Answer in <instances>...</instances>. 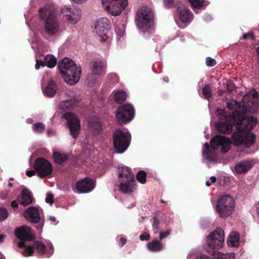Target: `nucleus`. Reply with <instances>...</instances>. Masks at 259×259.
Wrapping results in <instances>:
<instances>
[{"mask_svg":"<svg viewBox=\"0 0 259 259\" xmlns=\"http://www.w3.org/2000/svg\"><path fill=\"white\" fill-rule=\"evenodd\" d=\"M217 115L219 116V122L217 124L218 131L223 133L232 132L233 126H236V131L232 135L233 142L235 145H243L249 148L255 141L254 134L250 132L251 128L257 123V120L252 116L245 118L243 115L237 112L231 115H228L222 109H218Z\"/></svg>","mask_w":259,"mask_h":259,"instance_id":"nucleus-1","label":"nucleus"},{"mask_svg":"<svg viewBox=\"0 0 259 259\" xmlns=\"http://www.w3.org/2000/svg\"><path fill=\"white\" fill-rule=\"evenodd\" d=\"M58 67L62 78L67 84L72 85L78 81L81 68L72 60L65 57L59 62Z\"/></svg>","mask_w":259,"mask_h":259,"instance_id":"nucleus-2","label":"nucleus"},{"mask_svg":"<svg viewBox=\"0 0 259 259\" xmlns=\"http://www.w3.org/2000/svg\"><path fill=\"white\" fill-rule=\"evenodd\" d=\"M230 142L229 139L222 136L214 137L210 141V147L206 142L202 149L203 157L209 161H213L217 159L216 150L221 148L222 152L226 153L229 149Z\"/></svg>","mask_w":259,"mask_h":259,"instance_id":"nucleus-3","label":"nucleus"},{"mask_svg":"<svg viewBox=\"0 0 259 259\" xmlns=\"http://www.w3.org/2000/svg\"><path fill=\"white\" fill-rule=\"evenodd\" d=\"M39 16L42 20H45L44 30L49 35L54 36L59 34L60 26L56 18L54 8L46 6L39 10Z\"/></svg>","mask_w":259,"mask_h":259,"instance_id":"nucleus-4","label":"nucleus"},{"mask_svg":"<svg viewBox=\"0 0 259 259\" xmlns=\"http://www.w3.org/2000/svg\"><path fill=\"white\" fill-rule=\"evenodd\" d=\"M154 14L149 7L143 6L137 10L136 23L141 31L151 33L154 30Z\"/></svg>","mask_w":259,"mask_h":259,"instance_id":"nucleus-5","label":"nucleus"},{"mask_svg":"<svg viewBox=\"0 0 259 259\" xmlns=\"http://www.w3.org/2000/svg\"><path fill=\"white\" fill-rule=\"evenodd\" d=\"M120 181L119 190L124 193H130L136 188L134 175L131 168L122 167L118 169Z\"/></svg>","mask_w":259,"mask_h":259,"instance_id":"nucleus-6","label":"nucleus"},{"mask_svg":"<svg viewBox=\"0 0 259 259\" xmlns=\"http://www.w3.org/2000/svg\"><path fill=\"white\" fill-rule=\"evenodd\" d=\"M235 202L229 195L220 196L217 202L216 212L221 218H226L232 214L235 209Z\"/></svg>","mask_w":259,"mask_h":259,"instance_id":"nucleus-7","label":"nucleus"},{"mask_svg":"<svg viewBox=\"0 0 259 259\" xmlns=\"http://www.w3.org/2000/svg\"><path fill=\"white\" fill-rule=\"evenodd\" d=\"M131 140V134L127 130L115 131L113 135V141L116 152L120 154L124 152L130 146Z\"/></svg>","mask_w":259,"mask_h":259,"instance_id":"nucleus-8","label":"nucleus"},{"mask_svg":"<svg viewBox=\"0 0 259 259\" xmlns=\"http://www.w3.org/2000/svg\"><path fill=\"white\" fill-rule=\"evenodd\" d=\"M225 240L224 232L221 228H218L210 233L206 239L207 251L218 250L223 246Z\"/></svg>","mask_w":259,"mask_h":259,"instance_id":"nucleus-9","label":"nucleus"},{"mask_svg":"<svg viewBox=\"0 0 259 259\" xmlns=\"http://www.w3.org/2000/svg\"><path fill=\"white\" fill-rule=\"evenodd\" d=\"M106 63L105 62L99 59H95L92 62L91 72L87 77L88 83L92 85L97 82V78L95 76H101L106 73Z\"/></svg>","mask_w":259,"mask_h":259,"instance_id":"nucleus-10","label":"nucleus"},{"mask_svg":"<svg viewBox=\"0 0 259 259\" xmlns=\"http://www.w3.org/2000/svg\"><path fill=\"white\" fill-rule=\"evenodd\" d=\"M109 20L106 18H100L94 23V33L99 37L101 41H104L109 38Z\"/></svg>","mask_w":259,"mask_h":259,"instance_id":"nucleus-11","label":"nucleus"},{"mask_svg":"<svg viewBox=\"0 0 259 259\" xmlns=\"http://www.w3.org/2000/svg\"><path fill=\"white\" fill-rule=\"evenodd\" d=\"M115 116L119 124H124L128 123L134 117L133 107L130 104L121 106L117 110Z\"/></svg>","mask_w":259,"mask_h":259,"instance_id":"nucleus-12","label":"nucleus"},{"mask_svg":"<svg viewBox=\"0 0 259 259\" xmlns=\"http://www.w3.org/2000/svg\"><path fill=\"white\" fill-rule=\"evenodd\" d=\"M106 11L113 16L119 15L127 5V0H102Z\"/></svg>","mask_w":259,"mask_h":259,"instance_id":"nucleus-13","label":"nucleus"},{"mask_svg":"<svg viewBox=\"0 0 259 259\" xmlns=\"http://www.w3.org/2000/svg\"><path fill=\"white\" fill-rule=\"evenodd\" d=\"M42 212V209L40 207L32 206L24 211L23 216L31 223H39L36 227L38 229L41 230L44 225V221H41Z\"/></svg>","mask_w":259,"mask_h":259,"instance_id":"nucleus-14","label":"nucleus"},{"mask_svg":"<svg viewBox=\"0 0 259 259\" xmlns=\"http://www.w3.org/2000/svg\"><path fill=\"white\" fill-rule=\"evenodd\" d=\"M34 169L38 175L42 177L50 175L53 170L51 163L43 158H38L35 160Z\"/></svg>","mask_w":259,"mask_h":259,"instance_id":"nucleus-15","label":"nucleus"},{"mask_svg":"<svg viewBox=\"0 0 259 259\" xmlns=\"http://www.w3.org/2000/svg\"><path fill=\"white\" fill-rule=\"evenodd\" d=\"M63 118L67 120L70 134L73 138H76L80 130V124L78 119L75 114L69 112L64 114Z\"/></svg>","mask_w":259,"mask_h":259,"instance_id":"nucleus-16","label":"nucleus"},{"mask_svg":"<svg viewBox=\"0 0 259 259\" xmlns=\"http://www.w3.org/2000/svg\"><path fill=\"white\" fill-rule=\"evenodd\" d=\"M61 12L71 24H76L81 19V12L78 9L65 6L62 8Z\"/></svg>","mask_w":259,"mask_h":259,"instance_id":"nucleus-17","label":"nucleus"},{"mask_svg":"<svg viewBox=\"0 0 259 259\" xmlns=\"http://www.w3.org/2000/svg\"><path fill=\"white\" fill-rule=\"evenodd\" d=\"M95 182L89 178H85L78 181L75 185L76 192L78 193H87L94 190Z\"/></svg>","mask_w":259,"mask_h":259,"instance_id":"nucleus-18","label":"nucleus"},{"mask_svg":"<svg viewBox=\"0 0 259 259\" xmlns=\"http://www.w3.org/2000/svg\"><path fill=\"white\" fill-rule=\"evenodd\" d=\"M16 237L21 240V241H29L33 238L34 235L31 229L26 226L17 228L15 231Z\"/></svg>","mask_w":259,"mask_h":259,"instance_id":"nucleus-19","label":"nucleus"},{"mask_svg":"<svg viewBox=\"0 0 259 259\" xmlns=\"http://www.w3.org/2000/svg\"><path fill=\"white\" fill-rule=\"evenodd\" d=\"M254 164L253 159H247L237 163L234 167V171L238 174H245L250 170Z\"/></svg>","mask_w":259,"mask_h":259,"instance_id":"nucleus-20","label":"nucleus"},{"mask_svg":"<svg viewBox=\"0 0 259 259\" xmlns=\"http://www.w3.org/2000/svg\"><path fill=\"white\" fill-rule=\"evenodd\" d=\"M177 12L180 21L186 25L189 24L193 19L194 15L193 13L188 9H182L178 7Z\"/></svg>","mask_w":259,"mask_h":259,"instance_id":"nucleus-21","label":"nucleus"},{"mask_svg":"<svg viewBox=\"0 0 259 259\" xmlns=\"http://www.w3.org/2000/svg\"><path fill=\"white\" fill-rule=\"evenodd\" d=\"M45 76L43 77L41 80V85L44 94L49 97H52L55 95L57 91V85L53 80L50 78L48 80V84L46 87H44V80Z\"/></svg>","mask_w":259,"mask_h":259,"instance_id":"nucleus-22","label":"nucleus"},{"mask_svg":"<svg viewBox=\"0 0 259 259\" xmlns=\"http://www.w3.org/2000/svg\"><path fill=\"white\" fill-rule=\"evenodd\" d=\"M32 199L33 198L31 193L26 189L22 190L21 195L17 198V201L23 206L30 204L32 203Z\"/></svg>","mask_w":259,"mask_h":259,"instance_id":"nucleus-23","label":"nucleus"},{"mask_svg":"<svg viewBox=\"0 0 259 259\" xmlns=\"http://www.w3.org/2000/svg\"><path fill=\"white\" fill-rule=\"evenodd\" d=\"M125 21L123 20L116 22L115 31L117 35V39H120L125 35Z\"/></svg>","mask_w":259,"mask_h":259,"instance_id":"nucleus-24","label":"nucleus"},{"mask_svg":"<svg viewBox=\"0 0 259 259\" xmlns=\"http://www.w3.org/2000/svg\"><path fill=\"white\" fill-rule=\"evenodd\" d=\"M243 99H248L254 106H257L258 103V94L255 90H251L248 94L243 96Z\"/></svg>","mask_w":259,"mask_h":259,"instance_id":"nucleus-25","label":"nucleus"},{"mask_svg":"<svg viewBox=\"0 0 259 259\" xmlns=\"http://www.w3.org/2000/svg\"><path fill=\"white\" fill-rule=\"evenodd\" d=\"M227 243L229 246H237L239 244V235L238 233L236 232L230 233L228 237Z\"/></svg>","mask_w":259,"mask_h":259,"instance_id":"nucleus-26","label":"nucleus"},{"mask_svg":"<svg viewBox=\"0 0 259 259\" xmlns=\"http://www.w3.org/2000/svg\"><path fill=\"white\" fill-rule=\"evenodd\" d=\"M147 247L150 251L157 252L163 249V245L161 242L157 240H154L147 244Z\"/></svg>","mask_w":259,"mask_h":259,"instance_id":"nucleus-27","label":"nucleus"},{"mask_svg":"<svg viewBox=\"0 0 259 259\" xmlns=\"http://www.w3.org/2000/svg\"><path fill=\"white\" fill-rule=\"evenodd\" d=\"M114 99L115 102L120 104L122 103L126 98V93L120 90H117L113 92Z\"/></svg>","mask_w":259,"mask_h":259,"instance_id":"nucleus-28","label":"nucleus"},{"mask_svg":"<svg viewBox=\"0 0 259 259\" xmlns=\"http://www.w3.org/2000/svg\"><path fill=\"white\" fill-rule=\"evenodd\" d=\"M213 259H234L235 254L233 252L228 254H223L218 251L212 252Z\"/></svg>","mask_w":259,"mask_h":259,"instance_id":"nucleus-29","label":"nucleus"},{"mask_svg":"<svg viewBox=\"0 0 259 259\" xmlns=\"http://www.w3.org/2000/svg\"><path fill=\"white\" fill-rule=\"evenodd\" d=\"M53 157L55 162L61 164L64 162L67 159L68 156L64 153L54 151Z\"/></svg>","mask_w":259,"mask_h":259,"instance_id":"nucleus-30","label":"nucleus"},{"mask_svg":"<svg viewBox=\"0 0 259 259\" xmlns=\"http://www.w3.org/2000/svg\"><path fill=\"white\" fill-rule=\"evenodd\" d=\"M44 62H45V66L52 68L56 66L57 60L54 56L49 54L45 56Z\"/></svg>","mask_w":259,"mask_h":259,"instance_id":"nucleus-31","label":"nucleus"},{"mask_svg":"<svg viewBox=\"0 0 259 259\" xmlns=\"http://www.w3.org/2000/svg\"><path fill=\"white\" fill-rule=\"evenodd\" d=\"M188 1L193 9H200L203 6L208 5V3L206 2L204 0H188Z\"/></svg>","mask_w":259,"mask_h":259,"instance_id":"nucleus-32","label":"nucleus"},{"mask_svg":"<svg viewBox=\"0 0 259 259\" xmlns=\"http://www.w3.org/2000/svg\"><path fill=\"white\" fill-rule=\"evenodd\" d=\"M18 246L19 247H24L25 253L24 255L25 256H31L33 254L34 249L30 245H24V243L23 241H20L18 243Z\"/></svg>","mask_w":259,"mask_h":259,"instance_id":"nucleus-33","label":"nucleus"},{"mask_svg":"<svg viewBox=\"0 0 259 259\" xmlns=\"http://www.w3.org/2000/svg\"><path fill=\"white\" fill-rule=\"evenodd\" d=\"M34 246L39 253L41 254L46 253V246L43 243L39 241H36L34 242Z\"/></svg>","mask_w":259,"mask_h":259,"instance_id":"nucleus-34","label":"nucleus"},{"mask_svg":"<svg viewBox=\"0 0 259 259\" xmlns=\"http://www.w3.org/2000/svg\"><path fill=\"white\" fill-rule=\"evenodd\" d=\"M32 130L35 133H41L45 129V125L41 122L35 123L33 125Z\"/></svg>","mask_w":259,"mask_h":259,"instance_id":"nucleus-35","label":"nucleus"},{"mask_svg":"<svg viewBox=\"0 0 259 259\" xmlns=\"http://www.w3.org/2000/svg\"><path fill=\"white\" fill-rule=\"evenodd\" d=\"M147 174L143 170H140L137 174V179L141 184H145L146 182Z\"/></svg>","mask_w":259,"mask_h":259,"instance_id":"nucleus-36","label":"nucleus"},{"mask_svg":"<svg viewBox=\"0 0 259 259\" xmlns=\"http://www.w3.org/2000/svg\"><path fill=\"white\" fill-rule=\"evenodd\" d=\"M73 105L71 103L70 101L65 100L61 102L59 105V108L63 110H65L70 108Z\"/></svg>","mask_w":259,"mask_h":259,"instance_id":"nucleus-37","label":"nucleus"},{"mask_svg":"<svg viewBox=\"0 0 259 259\" xmlns=\"http://www.w3.org/2000/svg\"><path fill=\"white\" fill-rule=\"evenodd\" d=\"M89 126L96 133H98L101 131V125L98 122H90L89 123Z\"/></svg>","mask_w":259,"mask_h":259,"instance_id":"nucleus-38","label":"nucleus"},{"mask_svg":"<svg viewBox=\"0 0 259 259\" xmlns=\"http://www.w3.org/2000/svg\"><path fill=\"white\" fill-rule=\"evenodd\" d=\"M202 94L203 96L206 99H208L211 97V93L210 89V87L208 85H206L202 89Z\"/></svg>","mask_w":259,"mask_h":259,"instance_id":"nucleus-39","label":"nucleus"},{"mask_svg":"<svg viewBox=\"0 0 259 259\" xmlns=\"http://www.w3.org/2000/svg\"><path fill=\"white\" fill-rule=\"evenodd\" d=\"M227 107L228 109L233 110L239 107V105L235 100H230L227 103Z\"/></svg>","mask_w":259,"mask_h":259,"instance_id":"nucleus-40","label":"nucleus"},{"mask_svg":"<svg viewBox=\"0 0 259 259\" xmlns=\"http://www.w3.org/2000/svg\"><path fill=\"white\" fill-rule=\"evenodd\" d=\"M159 224H160V221L156 218L154 217L153 218V222L152 223V227H153V230L154 233H155V234L158 233L159 231Z\"/></svg>","mask_w":259,"mask_h":259,"instance_id":"nucleus-41","label":"nucleus"},{"mask_svg":"<svg viewBox=\"0 0 259 259\" xmlns=\"http://www.w3.org/2000/svg\"><path fill=\"white\" fill-rule=\"evenodd\" d=\"M48 248L46 251V254L48 257L52 256L54 253V246L51 242H47Z\"/></svg>","mask_w":259,"mask_h":259,"instance_id":"nucleus-42","label":"nucleus"},{"mask_svg":"<svg viewBox=\"0 0 259 259\" xmlns=\"http://www.w3.org/2000/svg\"><path fill=\"white\" fill-rule=\"evenodd\" d=\"M8 217V212L5 208H0V222L5 220Z\"/></svg>","mask_w":259,"mask_h":259,"instance_id":"nucleus-43","label":"nucleus"},{"mask_svg":"<svg viewBox=\"0 0 259 259\" xmlns=\"http://www.w3.org/2000/svg\"><path fill=\"white\" fill-rule=\"evenodd\" d=\"M170 232H171L170 229H168L163 232L159 231L158 233H159V239L160 240H162V239L167 237L169 235V234H170Z\"/></svg>","mask_w":259,"mask_h":259,"instance_id":"nucleus-44","label":"nucleus"},{"mask_svg":"<svg viewBox=\"0 0 259 259\" xmlns=\"http://www.w3.org/2000/svg\"><path fill=\"white\" fill-rule=\"evenodd\" d=\"M53 198L54 196L52 194L48 193L45 199L46 202L52 205L54 202Z\"/></svg>","mask_w":259,"mask_h":259,"instance_id":"nucleus-45","label":"nucleus"},{"mask_svg":"<svg viewBox=\"0 0 259 259\" xmlns=\"http://www.w3.org/2000/svg\"><path fill=\"white\" fill-rule=\"evenodd\" d=\"M206 64L207 66L212 67L216 64V61L210 57H207L206 58Z\"/></svg>","mask_w":259,"mask_h":259,"instance_id":"nucleus-46","label":"nucleus"},{"mask_svg":"<svg viewBox=\"0 0 259 259\" xmlns=\"http://www.w3.org/2000/svg\"><path fill=\"white\" fill-rule=\"evenodd\" d=\"M247 38H250L251 40H253L254 39V37L251 32H249L246 34H244L242 36L243 39H247Z\"/></svg>","mask_w":259,"mask_h":259,"instance_id":"nucleus-47","label":"nucleus"},{"mask_svg":"<svg viewBox=\"0 0 259 259\" xmlns=\"http://www.w3.org/2000/svg\"><path fill=\"white\" fill-rule=\"evenodd\" d=\"M44 67L45 66V62L42 61H38L37 60H36V64L35 65V68L36 70H38L40 66Z\"/></svg>","mask_w":259,"mask_h":259,"instance_id":"nucleus-48","label":"nucleus"},{"mask_svg":"<svg viewBox=\"0 0 259 259\" xmlns=\"http://www.w3.org/2000/svg\"><path fill=\"white\" fill-rule=\"evenodd\" d=\"M150 236L149 234L144 233V234L140 235L139 238L141 241H143V240H149L150 238Z\"/></svg>","mask_w":259,"mask_h":259,"instance_id":"nucleus-49","label":"nucleus"},{"mask_svg":"<svg viewBox=\"0 0 259 259\" xmlns=\"http://www.w3.org/2000/svg\"><path fill=\"white\" fill-rule=\"evenodd\" d=\"M174 2V0H163L164 5L166 7H170Z\"/></svg>","mask_w":259,"mask_h":259,"instance_id":"nucleus-50","label":"nucleus"},{"mask_svg":"<svg viewBox=\"0 0 259 259\" xmlns=\"http://www.w3.org/2000/svg\"><path fill=\"white\" fill-rule=\"evenodd\" d=\"M49 220L53 225H56L58 223L56 218L54 216H50L49 217Z\"/></svg>","mask_w":259,"mask_h":259,"instance_id":"nucleus-51","label":"nucleus"},{"mask_svg":"<svg viewBox=\"0 0 259 259\" xmlns=\"http://www.w3.org/2000/svg\"><path fill=\"white\" fill-rule=\"evenodd\" d=\"M35 172L36 171H35L34 170H28L26 172V175L28 177H30L34 176L35 174Z\"/></svg>","mask_w":259,"mask_h":259,"instance_id":"nucleus-52","label":"nucleus"},{"mask_svg":"<svg viewBox=\"0 0 259 259\" xmlns=\"http://www.w3.org/2000/svg\"><path fill=\"white\" fill-rule=\"evenodd\" d=\"M126 240L125 238H124L123 237H121L120 239L119 244L120 246H123L124 244H125V243H126Z\"/></svg>","mask_w":259,"mask_h":259,"instance_id":"nucleus-53","label":"nucleus"},{"mask_svg":"<svg viewBox=\"0 0 259 259\" xmlns=\"http://www.w3.org/2000/svg\"><path fill=\"white\" fill-rule=\"evenodd\" d=\"M75 4H82L86 2L88 0H71Z\"/></svg>","mask_w":259,"mask_h":259,"instance_id":"nucleus-54","label":"nucleus"},{"mask_svg":"<svg viewBox=\"0 0 259 259\" xmlns=\"http://www.w3.org/2000/svg\"><path fill=\"white\" fill-rule=\"evenodd\" d=\"M197 259H210V258L206 255L201 254L199 256H197Z\"/></svg>","mask_w":259,"mask_h":259,"instance_id":"nucleus-55","label":"nucleus"},{"mask_svg":"<svg viewBox=\"0 0 259 259\" xmlns=\"http://www.w3.org/2000/svg\"><path fill=\"white\" fill-rule=\"evenodd\" d=\"M11 206L12 207L16 208L18 207V204L16 201H13L11 203Z\"/></svg>","mask_w":259,"mask_h":259,"instance_id":"nucleus-56","label":"nucleus"},{"mask_svg":"<svg viewBox=\"0 0 259 259\" xmlns=\"http://www.w3.org/2000/svg\"><path fill=\"white\" fill-rule=\"evenodd\" d=\"M109 77H111L114 80L116 81L117 76L114 74H111L109 75Z\"/></svg>","mask_w":259,"mask_h":259,"instance_id":"nucleus-57","label":"nucleus"},{"mask_svg":"<svg viewBox=\"0 0 259 259\" xmlns=\"http://www.w3.org/2000/svg\"><path fill=\"white\" fill-rule=\"evenodd\" d=\"M210 180L211 183H214L216 181V178L214 176H212L210 178Z\"/></svg>","mask_w":259,"mask_h":259,"instance_id":"nucleus-58","label":"nucleus"},{"mask_svg":"<svg viewBox=\"0 0 259 259\" xmlns=\"http://www.w3.org/2000/svg\"><path fill=\"white\" fill-rule=\"evenodd\" d=\"M194 254V252H190L187 256V259H191V258H192V256Z\"/></svg>","mask_w":259,"mask_h":259,"instance_id":"nucleus-59","label":"nucleus"},{"mask_svg":"<svg viewBox=\"0 0 259 259\" xmlns=\"http://www.w3.org/2000/svg\"><path fill=\"white\" fill-rule=\"evenodd\" d=\"M256 208L257 214L259 215V202L256 203Z\"/></svg>","mask_w":259,"mask_h":259,"instance_id":"nucleus-60","label":"nucleus"},{"mask_svg":"<svg viewBox=\"0 0 259 259\" xmlns=\"http://www.w3.org/2000/svg\"><path fill=\"white\" fill-rule=\"evenodd\" d=\"M211 184L212 183H211V182H210L209 181H206L205 183V185L207 187L210 186L211 185Z\"/></svg>","mask_w":259,"mask_h":259,"instance_id":"nucleus-61","label":"nucleus"},{"mask_svg":"<svg viewBox=\"0 0 259 259\" xmlns=\"http://www.w3.org/2000/svg\"><path fill=\"white\" fill-rule=\"evenodd\" d=\"M4 238V236L3 235H0V243L2 242Z\"/></svg>","mask_w":259,"mask_h":259,"instance_id":"nucleus-62","label":"nucleus"},{"mask_svg":"<svg viewBox=\"0 0 259 259\" xmlns=\"http://www.w3.org/2000/svg\"><path fill=\"white\" fill-rule=\"evenodd\" d=\"M26 122L28 123H31L32 122V119H31V118L27 119V120H26Z\"/></svg>","mask_w":259,"mask_h":259,"instance_id":"nucleus-63","label":"nucleus"},{"mask_svg":"<svg viewBox=\"0 0 259 259\" xmlns=\"http://www.w3.org/2000/svg\"><path fill=\"white\" fill-rule=\"evenodd\" d=\"M53 133V132L52 131H51L50 130H48V134L49 135H50L52 134Z\"/></svg>","mask_w":259,"mask_h":259,"instance_id":"nucleus-64","label":"nucleus"}]
</instances>
